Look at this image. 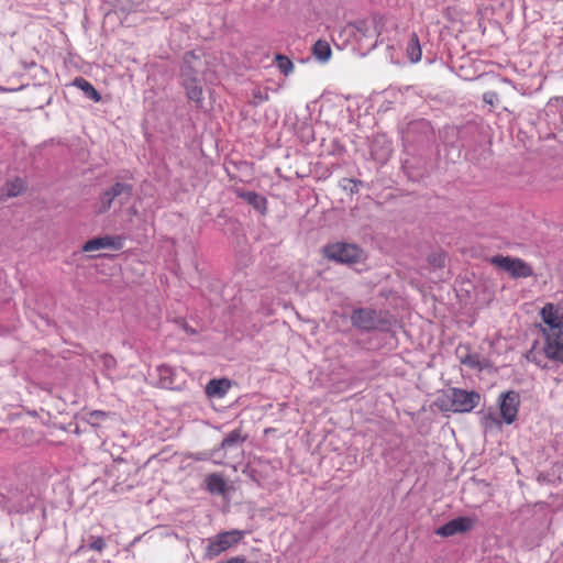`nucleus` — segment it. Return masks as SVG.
<instances>
[{
	"instance_id": "f257e3e1",
	"label": "nucleus",
	"mask_w": 563,
	"mask_h": 563,
	"mask_svg": "<svg viewBox=\"0 0 563 563\" xmlns=\"http://www.w3.org/2000/svg\"><path fill=\"white\" fill-rule=\"evenodd\" d=\"M440 137L454 158L461 156L462 150L466 151L465 157L472 162L479 163L490 156V151L484 145V135L477 125L467 123L463 126L445 125L440 132Z\"/></svg>"
},
{
	"instance_id": "f03ea898",
	"label": "nucleus",
	"mask_w": 563,
	"mask_h": 563,
	"mask_svg": "<svg viewBox=\"0 0 563 563\" xmlns=\"http://www.w3.org/2000/svg\"><path fill=\"white\" fill-rule=\"evenodd\" d=\"M540 317L543 322L540 331L544 338L542 352L547 358L563 364V309L548 302L541 308Z\"/></svg>"
},
{
	"instance_id": "7ed1b4c3",
	"label": "nucleus",
	"mask_w": 563,
	"mask_h": 563,
	"mask_svg": "<svg viewBox=\"0 0 563 563\" xmlns=\"http://www.w3.org/2000/svg\"><path fill=\"white\" fill-rule=\"evenodd\" d=\"M482 396L476 390L451 387L440 394L434 405L441 412H471L481 402Z\"/></svg>"
},
{
	"instance_id": "20e7f679",
	"label": "nucleus",
	"mask_w": 563,
	"mask_h": 563,
	"mask_svg": "<svg viewBox=\"0 0 563 563\" xmlns=\"http://www.w3.org/2000/svg\"><path fill=\"white\" fill-rule=\"evenodd\" d=\"M350 320L352 325L361 332H388L393 325V319L388 311L373 308L353 309Z\"/></svg>"
},
{
	"instance_id": "39448f33",
	"label": "nucleus",
	"mask_w": 563,
	"mask_h": 563,
	"mask_svg": "<svg viewBox=\"0 0 563 563\" xmlns=\"http://www.w3.org/2000/svg\"><path fill=\"white\" fill-rule=\"evenodd\" d=\"M133 195V185L129 183L115 181L113 185L104 189L93 205L96 216L107 213L114 203L121 208L128 203Z\"/></svg>"
},
{
	"instance_id": "423d86ee",
	"label": "nucleus",
	"mask_w": 563,
	"mask_h": 563,
	"mask_svg": "<svg viewBox=\"0 0 563 563\" xmlns=\"http://www.w3.org/2000/svg\"><path fill=\"white\" fill-rule=\"evenodd\" d=\"M324 257L344 265H355L366 260L365 252L354 243L336 242L323 249Z\"/></svg>"
},
{
	"instance_id": "0eeeda50",
	"label": "nucleus",
	"mask_w": 563,
	"mask_h": 563,
	"mask_svg": "<svg viewBox=\"0 0 563 563\" xmlns=\"http://www.w3.org/2000/svg\"><path fill=\"white\" fill-rule=\"evenodd\" d=\"M207 69V62L202 54L189 51L184 54L180 66V77L183 82H197L203 80V74Z\"/></svg>"
},
{
	"instance_id": "6e6552de",
	"label": "nucleus",
	"mask_w": 563,
	"mask_h": 563,
	"mask_svg": "<svg viewBox=\"0 0 563 563\" xmlns=\"http://www.w3.org/2000/svg\"><path fill=\"white\" fill-rule=\"evenodd\" d=\"M489 263L507 273L512 278H527L533 276V269L531 265L526 263L523 260L518 257L495 255L489 258Z\"/></svg>"
},
{
	"instance_id": "1a4fd4ad",
	"label": "nucleus",
	"mask_w": 563,
	"mask_h": 563,
	"mask_svg": "<svg viewBox=\"0 0 563 563\" xmlns=\"http://www.w3.org/2000/svg\"><path fill=\"white\" fill-rule=\"evenodd\" d=\"M244 536L241 530H230L220 532L213 538L208 539V545L206 548V558L213 559L220 555L222 552L230 549L232 545L238 544Z\"/></svg>"
},
{
	"instance_id": "9d476101",
	"label": "nucleus",
	"mask_w": 563,
	"mask_h": 563,
	"mask_svg": "<svg viewBox=\"0 0 563 563\" xmlns=\"http://www.w3.org/2000/svg\"><path fill=\"white\" fill-rule=\"evenodd\" d=\"M434 130L426 119L410 121L404 131V140L408 143L422 145L432 141Z\"/></svg>"
},
{
	"instance_id": "9b49d317",
	"label": "nucleus",
	"mask_w": 563,
	"mask_h": 563,
	"mask_svg": "<svg viewBox=\"0 0 563 563\" xmlns=\"http://www.w3.org/2000/svg\"><path fill=\"white\" fill-rule=\"evenodd\" d=\"M363 37H378L383 32V18L379 14H372L369 19H358L349 24Z\"/></svg>"
},
{
	"instance_id": "f8f14e48",
	"label": "nucleus",
	"mask_w": 563,
	"mask_h": 563,
	"mask_svg": "<svg viewBox=\"0 0 563 563\" xmlns=\"http://www.w3.org/2000/svg\"><path fill=\"white\" fill-rule=\"evenodd\" d=\"M519 405L520 395L515 390H508L499 396L500 416L507 424L516 420Z\"/></svg>"
},
{
	"instance_id": "ddd939ff",
	"label": "nucleus",
	"mask_w": 563,
	"mask_h": 563,
	"mask_svg": "<svg viewBox=\"0 0 563 563\" xmlns=\"http://www.w3.org/2000/svg\"><path fill=\"white\" fill-rule=\"evenodd\" d=\"M476 519L471 517H456L435 530V534L440 537H452L456 533H464L473 529Z\"/></svg>"
},
{
	"instance_id": "4468645a",
	"label": "nucleus",
	"mask_w": 563,
	"mask_h": 563,
	"mask_svg": "<svg viewBox=\"0 0 563 563\" xmlns=\"http://www.w3.org/2000/svg\"><path fill=\"white\" fill-rule=\"evenodd\" d=\"M233 191L238 198L244 200L261 216H265L267 213V199L263 195L257 194L256 191L245 190L240 187L234 188Z\"/></svg>"
},
{
	"instance_id": "2eb2a0df",
	"label": "nucleus",
	"mask_w": 563,
	"mask_h": 563,
	"mask_svg": "<svg viewBox=\"0 0 563 563\" xmlns=\"http://www.w3.org/2000/svg\"><path fill=\"white\" fill-rule=\"evenodd\" d=\"M231 387V380L228 378H213L206 385L205 391L208 397L222 398Z\"/></svg>"
},
{
	"instance_id": "dca6fc26",
	"label": "nucleus",
	"mask_w": 563,
	"mask_h": 563,
	"mask_svg": "<svg viewBox=\"0 0 563 563\" xmlns=\"http://www.w3.org/2000/svg\"><path fill=\"white\" fill-rule=\"evenodd\" d=\"M158 384L162 388L177 389L178 385L176 382L175 369L169 365L157 366Z\"/></svg>"
},
{
	"instance_id": "f3484780",
	"label": "nucleus",
	"mask_w": 563,
	"mask_h": 563,
	"mask_svg": "<svg viewBox=\"0 0 563 563\" xmlns=\"http://www.w3.org/2000/svg\"><path fill=\"white\" fill-rule=\"evenodd\" d=\"M24 190V183L21 178L16 177L14 180L7 181L0 191V199L7 200L19 196Z\"/></svg>"
},
{
	"instance_id": "a211bd4d",
	"label": "nucleus",
	"mask_w": 563,
	"mask_h": 563,
	"mask_svg": "<svg viewBox=\"0 0 563 563\" xmlns=\"http://www.w3.org/2000/svg\"><path fill=\"white\" fill-rule=\"evenodd\" d=\"M205 482L206 488L210 494L223 495L227 490V483L224 478L217 473L209 474Z\"/></svg>"
},
{
	"instance_id": "6ab92c4d",
	"label": "nucleus",
	"mask_w": 563,
	"mask_h": 563,
	"mask_svg": "<svg viewBox=\"0 0 563 563\" xmlns=\"http://www.w3.org/2000/svg\"><path fill=\"white\" fill-rule=\"evenodd\" d=\"M406 55L411 63H418L421 59V46L419 37L416 32L410 34V38L407 44Z\"/></svg>"
},
{
	"instance_id": "aec40b11",
	"label": "nucleus",
	"mask_w": 563,
	"mask_h": 563,
	"mask_svg": "<svg viewBox=\"0 0 563 563\" xmlns=\"http://www.w3.org/2000/svg\"><path fill=\"white\" fill-rule=\"evenodd\" d=\"M73 86L81 89L88 99H91L96 102L101 100L100 92L84 77H76L73 81Z\"/></svg>"
},
{
	"instance_id": "412c9836",
	"label": "nucleus",
	"mask_w": 563,
	"mask_h": 563,
	"mask_svg": "<svg viewBox=\"0 0 563 563\" xmlns=\"http://www.w3.org/2000/svg\"><path fill=\"white\" fill-rule=\"evenodd\" d=\"M183 86L186 89V93L189 100L197 103L198 107L201 106L202 102V87L201 81L197 82H183Z\"/></svg>"
},
{
	"instance_id": "4be33fe9",
	"label": "nucleus",
	"mask_w": 563,
	"mask_h": 563,
	"mask_svg": "<svg viewBox=\"0 0 563 563\" xmlns=\"http://www.w3.org/2000/svg\"><path fill=\"white\" fill-rule=\"evenodd\" d=\"M312 52L316 58L322 63L328 62L332 54L329 43L323 40H318L313 44Z\"/></svg>"
},
{
	"instance_id": "5701e85b",
	"label": "nucleus",
	"mask_w": 563,
	"mask_h": 563,
	"mask_svg": "<svg viewBox=\"0 0 563 563\" xmlns=\"http://www.w3.org/2000/svg\"><path fill=\"white\" fill-rule=\"evenodd\" d=\"M108 243H109V235L93 238L91 240H88L82 245V251L84 252H92V251H98L101 249H108Z\"/></svg>"
},
{
	"instance_id": "b1692460",
	"label": "nucleus",
	"mask_w": 563,
	"mask_h": 563,
	"mask_svg": "<svg viewBox=\"0 0 563 563\" xmlns=\"http://www.w3.org/2000/svg\"><path fill=\"white\" fill-rule=\"evenodd\" d=\"M245 441V438L242 437L241 431L235 429L231 431L221 442V449H228L241 445Z\"/></svg>"
},
{
	"instance_id": "393cba45",
	"label": "nucleus",
	"mask_w": 563,
	"mask_h": 563,
	"mask_svg": "<svg viewBox=\"0 0 563 563\" xmlns=\"http://www.w3.org/2000/svg\"><path fill=\"white\" fill-rule=\"evenodd\" d=\"M404 170L408 175V178L415 181L428 176L429 172L427 167L416 168L411 162L407 161L404 165Z\"/></svg>"
},
{
	"instance_id": "a878e982",
	"label": "nucleus",
	"mask_w": 563,
	"mask_h": 563,
	"mask_svg": "<svg viewBox=\"0 0 563 563\" xmlns=\"http://www.w3.org/2000/svg\"><path fill=\"white\" fill-rule=\"evenodd\" d=\"M275 62L280 73L285 76H288L294 70V63L283 54H276Z\"/></svg>"
},
{
	"instance_id": "bb28decb",
	"label": "nucleus",
	"mask_w": 563,
	"mask_h": 563,
	"mask_svg": "<svg viewBox=\"0 0 563 563\" xmlns=\"http://www.w3.org/2000/svg\"><path fill=\"white\" fill-rule=\"evenodd\" d=\"M445 257L444 252H433L428 255L427 261L433 268H442L445 265Z\"/></svg>"
},
{
	"instance_id": "cd10ccee",
	"label": "nucleus",
	"mask_w": 563,
	"mask_h": 563,
	"mask_svg": "<svg viewBox=\"0 0 563 563\" xmlns=\"http://www.w3.org/2000/svg\"><path fill=\"white\" fill-rule=\"evenodd\" d=\"M461 362L471 368H476L479 371L484 368L478 354H466L465 356L461 357Z\"/></svg>"
},
{
	"instance_id": "c85d7f7f",
	"label": "nucleus",
	"mask_w": 563,
	"mask_h": 563,
	"mask_svg": "<svg viewBox=\"0 0 563 563\" xmlns=\"http://www.w3.org/2000/svg\"><path fill=\"white\" fill-rule=\"evenodd\" d=\"M104 371H112L117 367V360L113 355L103 353L98 355Z\"/></svg>"
},
{
	"instance_id": "c756f323",
	"label": "nucleus",
	"mask_w": 563,
	"mask_h": 563,
	"mask_svg": "<svg viewBox=\"0 0 563 563\" xmlns=\"http://www.w3.org/2000/svg\"><path fill=\"white\" fill-rule=\"evenodd\" d=\"M12 498L8 497L5 494L0 492V505L8 510L9 514L11 512H19L21 510V507L15 505L14 503H11Z\"/></svg>"
},
{
	"instance_id": "7c9ffc66",
	"label": "nucleus",
	"mask_w": 563,
	"mask_h": 563,
	"mask_svg": "<svg viewBox=\"0 0 563 563\" xmlns=\"http://www.w3.org/2000/svg\"><path fill=\"white\" fill-rule=\"evenodd\" d=\"M90 542L88 544L89 550L101 552L106 548V542L102 537L90 536Z\"/></svg>"
},
{
	"instance_id": "2f4dec72",
	"label": "nucleus",
	"mask_w": 563,
	"mask_h": 563,
	"mask_svg": "<svg viewBox=\"0 0 563 563\" xmlns=\"http://www.w3.org/2000/svg\"><path fill=\"white\" fill-rule=\"evenodd\" d=\"M108 417V413L102 410H93L88 415V422L96 427L99 424L100 420H103Z\"/></svg>"
},
{
	"instance_id": "473e14b6",
	"label": "nucleus",
	"mask_w": 563,
	"mask_h": 563,
	"mask_svg": "<svg viewBox=\"0 0 563 563\" xmlns=\"http://www.w3.org/2000/svg\"><path fill=\"white\" fill-rule=\"evenodd\" d=\"M483 421H484V424L486 428H489L493 426L500 427V424H501L500 420L496 417V415L494 412H488V413L484 415Z\"/></svg>"
},
{
	"instance_id": "72a5a7b5",
	"label": "nucleus",
	"mask_w": 563,
	"mask_h": 563,
	"mask_svg": "<svg viewBox=\"0 0 563 563\" xmlns=\"http://www.w3.org/2000/svg\"><path fill=\"white\" fill-rule=\"evenodd\" d=\"M538 344V342L536 341L532 349L530 351L527 352L526 354V358L529 361V362H533L534 364H537L538 366L542 367V368H547V364H541V361L537 357L536 353H534V349H536V345Z\"/></svg>"
},
{
	"instance_id": "f704fd0d",
	"label": "nucleus",
	"mask_w": 563,
	"mask_h": 563,
	"mask_svg": "<svg viewBox=\"0 0 563 563\" xmlns=\"http://www.w3.org/2000/svg\"><path fill=\"white\" fill-rule=\"evenodd\" d=\"M498 93L495 91H487L483 95V100L485 103L494 107L496 102H498Z\"/></svg>"
},
{
	"instance_id": "c9c22d12",
	"label": "nucleus",
	"mask_w": 563,
	"mask_h": 563,
	"mask_svg": "<svg viewBox=\"0 0 563 563\" xmlns=\"http://www.w3.org/2000/svg\"><path fill=\"white\" fill-rule=\"evenodd\" d=\"M122 247H123L122 238H120V236H110L109 235L108 249H112L114 251H119Z\"/></svg>"
},
{
	"instance_id": "e433bc0d",
	"label": "nucleus",
	"mask_w": 563,
	"mask_h": 563,
	"mask_svg": "<svg viewBox=\"0 0 563 563\" xmlns=\"http://www.w3.org/2000/svg\"><path fill=\"white\" fill-rule=\"evenodd\" d=\"M344 181L352 184V187L350 188V194L352 195L358 192L360 186H364V181L360 179H344Z\"/></svg>"
},
{
	"instance_id": "4c0bfd02",
	"label": "nucleus",
	"mask_w": 563,
	"mask_h": 563,
	"mask_svg": "<svg viewBox=\"0 0 563 563\" xmlns=\"http://www.w3.org/2000/svg\"><path fill=\"white\" fill-rule=\"evenodd\" d=\"M190 459L195 460V461H206L210 457V454L207 453V452H201V453H191L189 455Z\"/></svg>"
},
{
	"instance_id": "58836bf2",
	"label": "nucleus",
	"mask_w": 563,
	"mask_h": 563,
	"mask_svg": "<svg viewBox=\"0 0 563 563\" xmlns=\"http://www.w3.org/2000/svg\"><path fill=\"white\" fill-rule=\"evenodd\" d=\"M554 101H563V97H554V98H551L548 102V106H551Z\"/></svg>"
},
{
	"instance_id": "ea45409f",
	"label": "nucleus",
	"mask_w": 563,
	"mask_h": 563,
	"mask_svg": "<svg viewBox=\"0 0 563 563\" xmlns=\"http://www.w3.org/2000/svg\"><path fill=\"white\" fill-rule=\"evenodd\" d=\"M184 329H185L186 332H188L190 334H195L196 333V331L192 328L188 327L186 323L184 324Z\"/></svg>"
},
{
	"instance_id": "a19ab883",
	"label": "nucleus",
	"mask_w": 563,
	"mask_h": 563,
	"mask_svg": "<svg viewBox=\"0 0 563 563\" xmlns=\"http://www.w3.org/2000/svg\"><path fill=\"white\" fill-rule=\"evenodd\" d=\"M16 89H9L0 86V92H7V91H15Z\"/></svg>"
},
{
	"instance_id": "79ce46f5",
	"label": "nucleus",
	"mask_w": 563,
	"mask_h": 563,
	"mask_svg": "<svg viewBox=\"0 0 563 563\" xmlns=\"http://www.w3.org/2000/svg\"><path fill=\"white\" fill-rule=\"evenodd\" d=\"M139 540H140V537H139V538H135V539L131 542V545H134Z\"/></svg>"
},
{
	"instance_id": "37998d69",
	"label": "nucleus",
	"mask_w": 563,
	"mask_h": 563,
	"mask_svg": "<svg viewBox=\"0 0 563 563\" xmlns=\"http://www.w3.org/2000/svg\"><path fill=\"white\" fill-rule=\"evenodd\" d=\"M114 461H115V462H124V459L119 457V459H117V460H114Z\"/></svg>"
},
{
	"instance_id": "c03bdc74",
	"label": "nucleus",
	"mask_w": 563,
	"mask_h": 563,
	"mask_svg": "<svg viewBox=\"0 0 563 563\" xmlns=\"http://www.w3.org/2000/svg\"><path fill=\"white\" fill-rule=\"evenodd\" d=\"M254 98H260V99H262L261 95H254Z\"/></svg>"
},
{
	"instance_id": "a18cd8bd",
	"label": "nucleus",
	"mask_w": 563,
	"mask_h": 563,
	"mask_svg": "<svg viewBox=\"0 0 563 563\" xmlns=\"http://www.w3.org/2000/svg\"><path fill=\"white\" fill-rule=\"evenodd\" d=\"M254 98H260V99H262L261 95H254Z\"/></svg>"
}]
</instances>
